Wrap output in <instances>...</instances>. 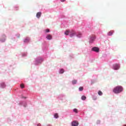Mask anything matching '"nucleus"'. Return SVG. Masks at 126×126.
<instances>
[{
  "label": "nucleus",
  "instance_id": "f257e3e1",
  "mask_svg": "<svg viewBox=\"0 0 126 126\" xmlns=\"http://www.w3.org/2000/svg\"><path fill=\"white\" fill-rule=\"evenodd\" d=\"M124 88H123V87L121 86H118L114 88L113 92L114 93H115V94H119V93H121V92H122Z\"/></svg>",
  "mask_w": 126,
  "mask_h": 126
},
{
  "label": "nucleus",
  "instance_id": "f03ea898",
  "mask_svg": "<svg viewBox=\"0 0 126 126\" xmlns=\"http://www.w3.org/2000/svg\"><path fill=\"white\" fill-rule=\"evenodd\" d=\"M119 68H120V65L119 64H115L113 65V69H114L115 70H118V69H119Z\"/></svg>",
  "mask_w": 126,
  "mask_h": 126
},
{
  "label": "nucleus",
  "instance_id": "7ed1b4c3",
  "mask_svg": "<svg viewBox=\"0 0 126 126\" xmlns=\"http://www.w3.org/2000/svg\"><path fill=\"white\" fill-rule=\"evenodd\" d=\"M95 35H92L90 36V43H93V41L95 39Z\"/></svg>",
  "mask_w": 126,
  "mask_h": 126
},
{
  "label": "nucleus",
  "instance_id": "20e7f679",
  "mask_svg": "<svg viewBox=\"0 0 126 126\" xmlns=\"http://www.w3.org/2000/svg\"><path fill=\"white\" fill-rule=\"evenodd\" d=\"M92 50L94 51V52H96V53H98L100 49L98 47H93Z\"/></svg>",
  "mask_w": 126,
  "mask_h": 126
},
{
  "label": "nucleus",
  "instance_id": "39448f33",
  "mask_svg": "<svg viewBox=\"0 0 126 126\" xmlns=\"http://www.w3.org/2000/svg\"><path fill=\"white\" fill-rule=\"evenodd\" d=\"M70 37H73V36H74L75 35V32H74V31L73 30H71V31H70Z\"/></svg>",
  "mask_w": 126,
  "mask_h": 126
},
{
  "label": "nucleus",
  "instance_id": "423d86ee",
  "mask_svg": "<svg viewBox=\"0 0 126 126\" xmlns=\"http://www.w3.org/2000/svg\"><path fill=\"white\" fill-rule=\"evenodd\" d=\"M36 62L37 63H41L43 62V59L39 57L36 60Z\"/></svg>",
  "mask_w": 126,
  "mask_h": 126
},
{
  "label": "nucleus",
  "instance_id": "0eeeda50",
  "mask_svg": "<svg viewBox=\"0 0 126 126\" xmlns=\"http://www.w3.org/2000/svg\"><path fill=\"white\" fill-rule=\"evenodd\" d=\"M46 39H47V40H52V39H53V37L52 36V35L48 34L46 36Z\"/></svg>",
  "mask_w": 126,
  "mask_h": 126
},
{
  "label": "nucleus",
  "instance_id": "6e6552de",
  "mask_svg": "<svg viewBox=\"0 0 126 126\" xmlns=\"http://www.w3.org/2000/svg\"><path fill=\"white\" fill-rule=\"evenodd\" d=\"M72 126H78V122L77 121H73L72 123Z\"/></svg>",
  "mask_w": 126,
  "mask_h": 126
},
{
  "label": "nucleus",
  "instance_id": "1a4fd4ad",
  "mask_svg": "<svg viewBox=\"0 0 126 126\" xmlns=\"http://www.w3.org/2000/svg\"><path fill=\"white\" fill-rule=\"evenodd\" d=\"M41 15H42V13L41 12H37L36 14V17L37 18H40L41 17Z\"/></svg>",
  "mask_w": 126,
  "mask_h": 126
},
{
  "label": "nucleus",
  "instance_id": "9d476101",
  "mask_svg": "<svg viewBox=\"0 0 126 126\" xmlns=\"http://www.w3.org/2000/svg\"><path fill=\"white\" fill-rule=\"evenodd\" d=\"M70 33V31H69V30H66L65 32H64V34L65 35H66V36L69 35Z\"/></svg>",
  "mask_w": 126,
  "mask_h": 126
},
{
  "label": "nucleus",
  "instance_id": "9b49d317",
  "mask_svg": "<svg viewBox=\"0 0 126 126\" xmlns=\"http://www.w3.org/2000/svg\"><path fill=\"white\" fill-rule=\"evenodd\" d=\"M113 33H114V31H110V32L108 33V36H112V35H113Z\"/></svg>",
  "mask_w": 126,
  "mask_h": 126
},
{
  "label": "nucleus",
  "instance_id": "f8f14e48",
  "mask_svg": "<svg viewBox=\"0 0 126 126\" xmlns=\"http://www.w3.org/2000/svg\"><path fill=\"white\" fill-rule=\"evenodd\" d=\"M0 86L1 87H2V88H4V87H5V84L4 83H1L0 84Z\"/></svg>",
  "mask_w": 126,
  "mask_h": 126
},
{
  "label": "nucleus",
  "instance_id": "ddd939ff",
  "mask_svg": "<svg viewBox=\"0 0 126 126\" xmlns=\"http://www.w3.org/2000/svg\"><path fill=\"white\" fill-rule=\"evenodd\" d=\"M29 40H30L29 38L27 37L24 40V43H27V42H29Z\"/></svg>",
  "mask_w": 126,
  "mask_h": 126
},
{
  "label": "nucleus",
  "instance_id": "4468645a",
  "mask_svg": "<svg viewBox=\"0 0 126 126\" xmlns=\"http://www.w3.org/2000/svg\"><path fill=\"white\" fill-rule=\"evenodd\" d=\"M72 84H76L77 83V80H73L72 81Z\"/></svg>",
  "mask_w": 126,
  "mask_h": 126
},
{
  "label": "nucleus",
  "instance_id": "2eb2a0df",
  "mask_svg": "<svg viewBox=\"0 0 126 126\" xmlns=\"http://www.w3.org/2000/svg\"><path fill=\"white\" fill-rule=\"evenodd\" d=\"M81 99L82 100H83V101H85V100H86V96H84V95H83L82 97H81Z\"/></svg>",
  "mask_w": 126,
  "mask_h": 126
},
{
  "label": "nucleus",
  "instance_id": "dca6fc26",
  "mask_svg": "<svg viewBox=\"0 0 126 126\" xmlns=\"http://www.w3.org/2000/svg\"><path fill=\"white\" fill-rule=\"evenodd\" d=\"M98 94L99 95V96H102V95H103V93H102L101 91H99L98 92Z\"/></svg>",
  "mask_w": 126,
  "mask_h": 126
},
{
  "label": "nucleus",
  "instance_id": "f3484780",
  "mask_svg": "<svg viewBox=\"0 0 126 126\" xmlns=\"http://www.w3.org/2000/svg\"><path fill=\"white\" fill-rule=\"evenodd\" d=\"M54 118H56V119H58V118H59V115L58 114V113H56L54 115Z\"/></svg>",
  "mask_w": 126,
  "mask_h": 126
},
{
  "label": "nucleus",
  "instance_id": "a211bd4d",
  "mask_svg": "<svg viewBox=\"0 0 126 126\" xmlns=\"http://www.w3.org/2000/svg\"><path fill=\"white\" fill-rule=\"evenodd\" d=\"M64 72V70H63V69H60V73H63Z\"/></svg>",
  "mask_w": 126,
  "mask_h": 126
},
{
  "label": "nucleus",
  "instance_id": "6ab92c4d",
  "mask_svg": "<svg viewBox=\"0 0 126 126\" xmlns=\"http://www.w3.org/2000/svg\"><path fill=\"white\" fill-rule=\"evenodd\" d=\"M79 91H83V87H80L79 88Z\"/></svg>",
  "mask_w": 126,
  "mask_h": 126
},
{
  "label": "nucleus",
  "instance_id": "aec40b11",
  "mask_svg": "<svg viewBox=\"0 0 126 126\" xmlns=\"http://www.w3.org/2000/svg\"><path fill=\"white\" fill-rule=\"evenodd\" d=\"M73 112H74V113H76V114H77V113H78L77 109H76V108L74 109Z\"/></svg>",
  "mask_w": 126,
  "mask_h": 126
},
{
  "label": "nucleus",
  "instance_id": "412c9836",
  "mask_svg": "<svg viewBox=\"0 0 126 126\" xmlns=\"http://www.w3.org/2000/svg\"><path fill=\"white\" fill-rule=\"evenodd\" d=\"M20 87H21V88H22V89H23V88H24V84H21V85H20Z\"/></svg>",
  "mask_w": 126,
  "mask_h": 126
},
{
  "label": "nucleus",
  "instance_id": "4be33fe9",
  "mask_svg": "<svg viewBox=\"0 0 126 126\" xmlns=\"http://www.w3.org/2000/svg\"><path fill=\"white\" fill-rule=\"evenodd\" d=\"M46 32H50V30H49V29H46Z\"/></svg>",
  "mask_w": 126,
  "mask_h": 126
},
{
  "label": "nucleus",
  "instance_id": "5701e85b",
  "mask_svg": "<svg viewBox=\"0 0 126 126\" xmlns=\"http://www.w3.org/2000/svg\"><path fill=\"white\" fill-rule=\"evenodd\" d=\"M5 40V39H3V40H1V39H0V41H1V42H4Z\"/></svg>",
  "mask_w": 126,
  "mask_h": 126
},
{
  "label": "nucleus",
  "instance_id": "b1692460",
  "mask_svg": "<svg viewBox=\"0 0 126 126\" xmlns=\"http://www.w3.org/2000/svg\"><path fill=\"white\" fill-rule=\"evenodd\" d=\"M62 2H63V1H65V0H61Z\"/></svg>",
  "mask_w": 126,
  "mask_h": 126
},
{
  "label": "nucleus",
  "instance_id": "393cba45",
  "mask_svg": "<svg viewBox=\"0 0 126 126\" xmlns=\"http://www.w3.org/2000/svg\"><path fill=\"white\" fill-rule=\"evenodd\" d=\"M97 99V97H96L95 98H94V100H96Z\"/></svg>",
  "mask_w": 126,
  "mask_h": 126
},
{
  "label": "nucleus",
  "instance_id": "a878e982",
  "mask_svg": "<svg viewBox=\"0 0 126 126\" xmlns=\"http://www.w3.org/2000/svg\"><path fill=\"white\" fill-rule=\"evenodd\" d=\"M124 126H126V125H124Z\"/></svg>",
  "mask_w": 126,
  "mask_h": 126
},
{
  "label": "nucleus",
  "instance_id": "bb28decb",
  "mask_svg": "<svg viewBox=\"0 0 126 126\" xmlns=\"http://www.w3.org/2000/svg\"><path fill=\"white\" fill-rule=\"evenodd\" d=\"M78 37H80V36H78Z\"/></svg>",
  "mask_w": 126,
  "mask_h": 126
}]
</instances>
